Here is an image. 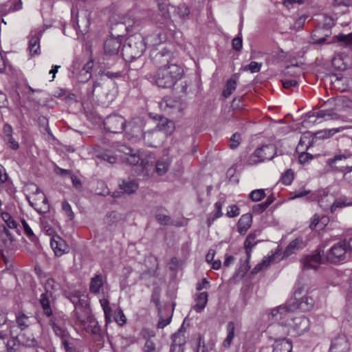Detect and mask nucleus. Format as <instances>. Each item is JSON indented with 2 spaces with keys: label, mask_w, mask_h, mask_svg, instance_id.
I'll list each match as a JSON object with an SVG mask.
<instances>
[{
  "label": "nucleus",
  "mask_w": 352,
  "mask_h": 352,
  "mask_svg": "<svg viewBox=\"0 0 352 352\" xmlns=\"http://www.w3.org/2000/svg\"><path fill=\"white\" fill-rule=\"evenodd\" d=\"M346 127L340 126L337 128H333L330 129H323L318 131L315 133V137L318 139H326L333 136L334 134L338 132L343 131Z\"/></svg>",
  "instance_id": "nucleus-32"
},
{
  "label": "nucleus",
  "mask_w": 352,
  "mask_h": 352,
  "mask_svg": "<svg viewBox=\"0 0 352 352\" xmlns=\"http://www.w3.org/2000/svg\"><path fill=\"white\" fill-rule=\"evenodd\" d=\"M114 320L120 326H123L126 322V318L122 309H118L115 311Z\"/></svg>",
  "instance_id": "nucleus-47"
},
{
  "label": "nucleus",
  "mask_w": 352,
  "mask_h": 352,
  "mask_svg": "<svg viewBox=\"0 0 352 352\" xmlns=\"http://www.w3.org/2000/svg\"><path fill=\"white\" fill-rule=\"evenodd\" d=\"M293 308L279 306L271 311L270 319L278 324L271 328L283 331V335L298 336L306 332L309 327V319L302 315L294 316Z\"/></svg>",
  "instance_id": "nucleus-1"
},
{
  "label": "nucleus",
  "mask_w": 352,
  "mask_h": 352,
  "mask_svg": "<svg viewBox=\"0 0 352 352\" xmlns=\"http://www.w3.org/2000/svg\"><path fill=\"white\" fill-rule=\"evenodd\" d=\"M272 258H267L265 259H263L261 263H258L252 270V274H257L258 272H261L263 269L267 267L271 262V260Z\"/></svg>",
  "instance_id": "nucleus-48"
},
{
  "label": "nucleus",
  "mask_w": 352,
  "mask_h": 352,
  "mask_svg": "<svg viewBox=\"0 0 352 352\" xmlns=\"http://www.w3.org/2000/svg\"><path fill=\"white\" fill-rule=\"evenodd\" d=\"M325 245L321 244L311 254L302 261L303 270H316L324 261L331 263H339L346 260L348 245L344 241L334 243L326 252Z\"/></svg>",
  "instance_id": "nucleus-2"
},
{
  "label": "nucleus",
  "mask_w": 352,
  "mask_h": 352,
  "mask_svg": "<svg viewBox=\"0 0 352 352\" xmlns=\"http://www.w3.org/2000/svg\"><path fill=\"white\" fill-rule=\"evenodd\" d=\"M208 293L201 292L198 294L195 298V305H194V309L198 312H201L206 307L208 302Z\"/></svg>",
  "instance_id": "nucleus-30"
},
{
  "label": "nucleus",
  "mask_w": 352,
  "mask_h": 352,
  "mask_svg": "<svg viewBox=\"0 0 352 352\" xmlns=\"http://www.w3.org/2000/svg\"><path fill=\"white\" fill-rule=\"evenodd\" d=\"M58 284L53 278H49L44 285L45 292L40 295L39 303L43 314L49 317L52 315L54 293L57 289Z\"/></svg>",
  "instance_id": "nucleus-7"
},
{
  "label": "nucleus",
  "mask_w": 352,
  "mask_h": 352,
  "mask_svg": "<svg viewBox=\"0 0 352 352\" xmlns=\"http://www.w3.org/2000/svg\"><path fill=\"white\" fill-rule=\"evenodd\" d=\"M304 246V242L302 238H296L292 241L287 248H285L283 256H289L296 252L297 250L302 248Z\"/></svg>",
  "instance_id": "nucleus-27"
},
{
  "label": "nucleus",
  "mask_w": 352,
  "mask_h": 352,
  "mask_svg": "<svg viewBox=\"0 0 352 352\" xmlns=\"http://www.w3.org/2000/svg\"><path fill=\"white\" fill-rule=\"evenodd\" d=\"M92 316L93 315L87 303L85 305L78 303L73 311V317L76 324H78L80 326Z\"/></svg>",
  "instance_id": "nucleus-16"
},
{
  "label": "nucleus",
  "mask_w": 352,
  "mask_h": 352,
  "mask_svg": "<svg viewBox=\"0 0 352 352\" xmlns=\"http://www.w3.org/2000/svg\"><path fill=\"white\" fill-rule=\"evenodd\" d=\"M184 75V70L181 65L171 64L169 67H161L155 72L147 73L145 78L160 88L172 89Z\"/></svg>",
  "instance_id": "nucleus-4"
},
{
  "label": "nucleus",
  "mask_w": 352,
  "mask_h": 352,
  "mask_svg": "<svg viewBox=\"0 0 352 352\" xmlns=\"http://www.w3.org/2000/svg\"><path fill=\"white\" fill-rule=\"evenodd\" d=\"M294 180V173L291 169L287 170L281 177L282 183L285 185H289Z\"/></svg>",
  "instance_id": "nucleus-51"
},
{
  "label": "nucleus",
  "mask_w": 352,
  "mask_h": 352,
  "mask_svg": "<svg viewBox=\"0 0 352 352\" xmlns=\"http://www.w3.org/2000/svg\"><path fill=\"white\" fill-rule=\"evenodd\" d=\"M327 164L332 170L343 173L344 179L352 183V153L344 151L342 154L336 155L328 160Z\"/></svg>",
  "instance_id": "nucleus-6"
},
{
  "label": "nucleus",
  "mask_w": 352,
  "mask_h": 352,
  "mask_svg": "<svg viewBox=\"0 0 352 352\" xmlns=\"http://www.w3.org/2000/svg\"><path fill=\"white\" fill-rule=\"evenodd\" d=\"M78 20L77 26L80 29V27L85 28L82 32L86 30L89 25V14L87 10H81L80 12H77Z\"/></svg>",
  "instance_id": "nucleus-34"
},
{
  "label": "nucleus",
  "mask_w": 352,
  "mask_h": 352,
  "mask_svg": "<svg viewBox=\"0 0 352 352\" xmlns=\"http://www.w3.org/2000/svg\"><path fill=\"white\" fill-rule=\"evenodd\" d=\"M43 30L41 28L32 30L29 34L28 50L31 56L40 54V40Z\"/></svg>",
  "instance_id": "nucleus-14"
},
{
  "label": "nucleus",
  "mask_w": 352,
  "mask_h": 352,
  "mask_svg": "<svg viewBox=\"0 0 352 352\" xmlns=\"http://www.w3.org/2000/svg\"><path fill=\"white\" fill-rule=\"evenodd\" d=\"M128 138L133 142L141 140L143 134L142 120L140 118H133L130 121L125 122V128Z\"/></svg>",
  "instance_id": "nucleus-12"
},
{
  "label": "nucleus",
  "mask_w": 352,
  "mask_h": 352,
  "mask_svg": "<svg viewBox=\"0 0 352 352\" xmlns=\"http://www.w3.org/2000/svg\"><path fill=\"white\" fill-rule=\"evenodd\" d=\"M21 224L26 236L29 238L30 241L35 243L37 241V237L34 234L32 230L31 229L28 223L26 222L25 219H22Z\"/></svg>",
  "instance_id": "nucleus-44"
},
{
  "label": "nucleus",
  "mask_w": 352,
  "mask_h": 352,
  "mask_svg": "<svg viewBox=\"0 0 352 352\" xmlns=\"http://www.w3.org/2000/svg\"><path fill=\"white\" fill-rule=\"evenodd\" d=\"M120 188L126 193L131 194L135 192L138 188V185L137 182L133 179H126L123 180L121 184H119Z\"/></svg>",
  "instance_id": "nucleus-33"
},
{
  "label": "nucleus",
  "mask_w": 352,
  "mask_h": 352,
  "mask_svg": "<svg viewBox=\"0 0 352 352\" xmlns=\"http://www.w3.org/2000/svg\"><path fill=\"white\" fill-rule=\"evenodd\" d=\"M252 221V214L250 213H246L245 214L241 215L240 217L238 223H237V230L241 234H245L248 230L250 228Z\"/></svg>",
  "instance_id": "nucleus-23"
},
{
  "label": "nucleus",
  "mask_w": 352,
  "mask_h": 352,
  "mask_svg": "<svg viewBox=\"0 0 352 352\" xmlns=\"http://www.w3.org/2000/svg\"><path fill=\"white\" fill-rule=\"evenodd\" d=\"M351 344L346 335H339L335 338L329 348V352H349Z\"/></svg>",
  "instance_id": "nucleus-17"
},
{
  "label": "nucleus",
  "mask_w": 352,
  "mask_h": 352,
  "mask_svg": "<svg viewBox=\"0 0 352 352\" xmlns=\"http://www.w3.org/2000/svg\"><path fill=\"white\" fill-rule=\"evenodd\" d=\"M272 352H292V342L285 338L276 339L273 345Z\"/></svg>",
  "instance_id": "nucleus-25"
},
{
  "label": "nucleus",
  "mask_w": 352,
  "mask_h": 352,
  "mask_svg": "<svg viewBox=\"0 0 352 352\" xmlns=\"http://www.w3.org/2000/svg\"><path fill=\"white\" fill-rule=\"evenodd\" d=\"M123 37L120 35L110 36L104 43V52L105 55L116 56L118 54L122 45Z\"/></svg>",
  "instance_id": "nucleus-15"
},
{
  "label": "nucleus",
  "mask_w": 352,
  "mask_h": 352,
  "mask_svg": "<svg viewBox=\"0 0 352 352\" xmlns=\"http://www.w3.org/2000/svg\"><path fill=\"white\" fill-rule=\"evenodd\" d=\"M129 156L126 157L127 162L131 165L140 164V160L142 157V153L137 154L135 153H132L133 151L131 148H129Z\"/></svg>",
  "instance_id": "nucleus-45"
},
{
  "label": "nucleus",
  "mask_w": 352,
  "mask_h": 352,
  "mask_svg": "<svg viewBox=\"0 0 352 352\" xmlns=\"http://www.w3.org/2000/svg\"><path fill=\"white\" fill-rule=\"evenodd\" d=\"M276 153V147L274 145H264L257 148L250 155L248 160V164L253 166L264 162L266 160H270L274 158Z\"/></svg>",
  "instance_id": "nucleus-8"
},
{
  "label": "nucleus",
  "mask_w": 352,
  "mask_h": 352,
  "mask_svg": "<svg viewBox=\"0 0 352 352\" xmlns=\"http://www.w3.org/2000/svg\"><path fill=\"white\" fill-rule=\"evenodd\" d=\"M303 291L304 289L301 286L299 285H295L294 291V302L293 305H290L288 307H292L293 310L298 309L302 311H308L313 308L314 299L307 294L301 296Z\"/></svg>",
  "instance_id": "nucleus-9"
},
{
  "label": "nucleus",
  "mask_w": 352,
  "mask_h": 352,
  "mask_svg": "<svg viewBox=\"0 0 352 352\" xmlns=\"http://www.w3.org/2000/svg\"><path fill=\"white\" fill-rule=\"evenodd\" d=\"M313 116H316L317 118H322L324 120H337L339 118L337 113L330 110H320Z\"/></svg>",
  "instance_id": "nucleus-40"
},
{
  "label": "nucleus",
  "mask_w": 352,
  "mask_h": 352,
  "mask_svg": "<svg viewBox=\"0 0 352 352\" xmlns=\"http://www.w3.org/2000/svg\"><path fill=\"white\" fill-rule=\"evenodd\" d=\"M15 344V340L8 337L0 336V352H10Z\"/></svg>",
  "instance_id": "nucleus-35"
},
{
  "label": "nucleus",
  "mask_w": 352,
  "mask_h": 352,
  "mask_svg": "<svg viewBox=\"0 0 352 352\" xmlns=\"http://www.w3.org/2000/svg\"><path fill=\"white\" fill-rule=\"evenodd\" d=\"M50 318V324L55 335L61 340V346L69 349V345L74 342V338L70 336L66 327V316L61 312H56L52 309V315Z\"/></svg>",
  "instance_id": "nucleus-5"
},
{
  "label": "nucleus",
  "mask_w": 352,
  "mask_h": 352,
  "mask_svg": "<svg viewBox=\"0 0 352 352\" xmlns=\"http://www.w3.org/2000/svg\"><path fill=\"white\" fill-rule=\"evenodd\" d=\"M100 303L104 311L105 322L107 324H108L111 322V317L112 312L111 307L109 305V300L103 298L100 299Z\"/></svg>",
  "instance_id": "nucleus-36"
},
{
  "label": "nucleus",
  "mask_w": 352,
  "mask_h": 352,
  "mask_svg": "<svg viewBox=\"0 0 352 352\" xmlns=\"http://www.w3.org/2000/svg\"><path fill=\"white\" fill-rule=\"evenodd\" d=\"M174 123L173 121L168 120L166 118L161 117L158 123L155 126V129L160 131L164 133V135L170 134L174 130Z\"/></svg>",
  "instance_id": "nucleus-22"
},
{
  "label": "nucleus",
  "mask_w": 352,
  "mask_h": 352,
  "mask_svg": "<svg viewBox=\"0 0 352 352\" xmlns=\"http://www.w3.org/2000/svg\"><path fill=\"white\" fill-rule=\"evenodd\" d=\"M272 258H267L265 259H263L261 263H258L252 270V274H257L258 272H261L263 269L267 267L271 262V260Z\"/></svg>",
  "instance_id": "nucleus-49"
},
{
  "label": "nucleus",
  "mask_w": 352,
  "mask_h": 352,
  "mask_svg": "<svg viewBox=\"0 0 352 352\" xmlns=\"http://www.w3.org/2000/svg\"><path fill=\"white\" fill-rule=\"evenodd\" d=\"M227 336L223 342L225 348H229L235 336V324L233 322H228L226 326Z\"/></svg>",
  "instance_id": "nucleus-31"
},
{
  "label": "nucleus",
  "mask_w": 352,
  "mask_h": 352,
  "mask_svg": "<svg viewBox=\"0 0 352 352\" xmlns=\"http://www.w3.org/2000/svg\"><path fill=\"white\" fill-rule=\"evenodd\" d=\"M62 209L69 219H72L74 218V213L72 211L70 204L67 201H63L62 202Z\"/></svg>",
  "instance_id": "nucleus-56"
},
{
  "label": "nucleus",
  "mask_w": 352,
  "mask_h": 352,
  "mask_svg": "<svg viewBox=\"0 0 352 352\" xmlns=\"http://www.w3.org/2000/svg\"><path fill=\"white\" fill-rule=\"evenodd\" d=\"M265 196V190L262 188L254 190L249 194V198L254 202L262 200Z\"/></svg>",
  "instance_id": "nucleus-42"
},
{
  "label": "nucleus",
  "mask_w": 352,
  "mask_h": 352,
  "mask_svg": "<svg viewBox=\"0 0 352 352\" xmlns=\"http://www.w3.org/2000/svg\"><path fill=\"white\" fill-rule=\"evenodd\" d=\"M258 242V241L256 240V234L255 233H250L247 236L244 242V248L245 249L247 254V263L249 262L253 248L257 244Z\"/></svg>",
  "instance_id": "nucleus-29"
},
{
  "label": "nucleus",
  "mask_w": 352,
  "mask_h": 352,
  "mask_svg": "<svg viewBox=\"0 0 352 352\" xmlns=\"http://www.w3.org/2000/svg\"><path fill=\"white\" fill-rule=\"evenodd\" d=\"M80 327L87 332L93 334H98L100 331L98 322L94 316L82 323Z\"/></svg>",
  "instance_id": "nucleus-28"
},
{
  "label": "nucleus",
  "mask_w": 352,
  "mask_h": 352,
  "mask_svg": "<svg viewBox=\"0 0 352 352\" xmlns=\"http://www.w3.org/2000/svg\"><path fill=\"white\" fill-rule=\"evenodd\" d=\"M103 124L107 131L113 133H118L122 132L124 129L125 120L118 114H111L104 119Z\"/></svg>",
  "instance_id": "nucleus-13"
},
{
  "label": "nucleus",
  "mask_w": 352,
  "mask_h": 352,
  "mask_svg": "<svg viewBox=\"0 0 352 352\" xmlns=\"http://www.w3.org/2000/svg\"><path fill=\"white\" fill-rule=\"evenodd\" d=\"M262 64L252 61L249 65L243 67V71H250L251 73H257L261 70Z\"/></svg>",
  "instance_id": "nucleus-50"
},
{
  "label": "nucleus",
  "mask_w": 352,
  "mask_h": 352,
  "mask_svg": "<svg viewBox=\"0 0 352 352\" xmlns=\"http://www.w3.org/2000/svg\"><path fill=\"white\" fill-rule=\"evenodd\" d=\"M185 343L186 339L183 331L178 330L173 336V343L170 352H184V345Z\"/></svg>",
  "instance_id": "nucleus-20"
},
{
  "label": "nucleus",
  "mask_w": 352,
  "mask_h": 352,
  "mask_svg": "<svg viewBox=\"0 0 352 352\" xmlns=\"http://www.w3.org/2000/svg\"><path fill=\"white\" fill-rule=\"evenodd\" d=\"M104 285V278L102 274H96L91 278L89 291L94 294H98Z\"/></svg>",
  "instance_id": "nucleus-26"
},
{
  "label": "nucleus",
  "mask_w": 352,
  "mask_h": 352,
  "mask_svg": "<svg viewBox=\"0 0 352 352\" xmlns=\"http://www.w3.org/2000/svg\"><path fill=\"white\" fill-rule=\"evenodd\" d=\"M97 157L102 160L106 161L109 164H115L118 161L117 156L113 155L110 152H104L96 155Z\"/></svg>",
  "instance_id": "nucleus-46"
},
{
  "label": "nucleus",
  "mask_w": 352,
  "mask_h": 352,
  "mask_svg": "<svg viewBox=\"0 0 352 352\" xmlns=\"http://www.w3.org/2000/svg\"><path fill=\"white\" fill-rule=\"evenodd\" d=\"M4 141L6 142L7 145L13 150H16L19 147L18 142H16L12 136L4 138Z\"/></svg>",
  "instance_id": "nucleus-60"
},
{
  "label": "nucleus",
  "mask_w": 352,
  "mask_h": 352,
  "mask_svg": "<svg viewBox=\"0 0 352 352\" xmlns=\"http://www.w3.org/2000/svg\"><path fill=\"white\" fill-rule=\"evenodd\" d=\"M318 204L324 210L330 209L331 212H334L337 208H343L352 206V202L349 201L346 197H340L334 199L332 196L327 195L318 200Z\"/></svg>",
  "instance_id": "nucleus-11"
},
{
  "label": "nucleus",
  "mask_w": 352,
  "mask_h": 352,
  "mask_svg": "<svg viewBox=\"0 0 352 352\" xmlns=\"http://www.w3.org/2000/svg\"><path fill=\"white\" fill-rule=\"evenodd\" d=\"M50 221L52 220L46 216L40 218L41 226L48 235H52L54 233V230L49 223Z\"/></svg>",
  "instance_id": "nucleus-43"
},
{
  "label": "nucleus",
  "mask_w": 352,
  "mask_h": 352,
  "mask_svg": "<svg viewBox=\"0 0 352 352\" xmlns=\"http://www.w3.org/2000/svg\"><path fill=\"white\" fill-rule=\"evenodd\" d=\"M345 288L346 295V301H348L349 299V295L352 294V273L351 276L349 277L348 282L346 283V285L344 286Z\"/></svg>",
  "instance_id": "nucleus-64"
},
{
  "label": "nucleus",
  "mask_w": 352,
  "mask_h": 352,
  "mask_svg": "<svg viewBox=\"0 0 352 352\" xmlns=\"http://www.w3.org/2000/svg\"><path fill=\"white\" fill-rule=\"evenodd\" d=\"M50 245L56 256H60L68 252V246L65 241L57 235L52 236Z\"/></svg>",
  "instance_id": "nucleus-19"
},
{
  "label": "nucleus",
  "mask_w": 352,
  "mask_h": 352,
  "mask_svg": "<svg viewBox=\"0 0 352 352\" xmlns=\"http://www.w3.org/2000/svg\"><path fill=\"white\" fill-rule=\"evenodd\" d=\"M155 218L158 223L161 225H169L171 224V218L170 216L163 214H157Z\"/></svg>",
  "instance_id": "nucleus-55"
},
{
  "label": "nucleus",
  "mask_w": 352,
  "mask_h": 352,
  "mask_svg": "<svg viewBox=\"0 0 352 352\" xmlns=\"http://www.w3.org/2000/svg\"><path fill=\"white\" fill-rule=\"evenodd\" d=\"M237 85L236 79L234 76L231 77L227 82L223 91V95L225 98H228L236 89Z\"/></svg>",
  "instance_id": "nucleus-38"
},
{
  "label": "nucleus",
  "mask_w": 352,
  "mask_h": 352,
  "mask_svg": "<svg viewBox=\"0 0 352 352\" xmlns=\"http://www.w3.org/2000/svg\"><path fill=\"white\" fill-rule=\"evenodd\" d=\"M267 208V207L266 206V205L263 202H262L254 205L252 207V212L254 214H261L263 212H264Z\"/></svg>",
  "instance_id": "nucleus-63"
},
{
  "label": "nucleus",
  "mask_w": 352,
  "mask_h": 352,
  "mask_svg": "<svg viewBox=\"0 0 352 352\" xmlns=\"http://www.w3.org/2000/svg\"><path fill=\"white\" fill-rule=\"evenodd\" d=\"M313 159V155L308 153L302 151L298 156V161L301 164H305Z\"/></svg>",
  "instance_id": "nucleus-58"
},
{
  "label": "nucleus",
  "mask_w": 352,
  "mask_h": 352,
  "mask_svg": "<svg viewBox=\"0 0 352 352\" xmlns=\"http://www.w3.org/2000/svg\"><path fill=\"white\" fill-rule=\"evenodd\" d=\"M93 65H94V63L91 60H89L84 65V67H82V69L80 71V76H82L83 75H85V78L80 79V81L85 82L91 78V72L92 70Z\"/></svg>",
  "instance_id": "nucleus-41"
},
{
  "label": "nucleus",
  "mask_w": 352,
  "mask_h": 352,
  "mask_svg": "<svg viewBox=\"0 0 352 352\" xmlns=\"http://www.w3.org/2000/svg\"><path fill=\"white\" fill-rule=\"evenodd\" d=\"M160 109L167 113H173L180 110L179 103L171 98H164L160 103Z\"/></svg>",
  "instance_id": "nucleus-21"
},
{
  "label": "nucleus",
  "mask_w": 352,
  "mask_h": 352,
  "mask_svg": "<svg viewBox=\"0 0 352 352\" xmlns=\"http://www.w3.org/2000/svg\"><path fill=\"white\" fill-rule=\"evenodd\" d=\"M285 73L289 75H299L301 72L299 67L297 65H288L285 70Z\"/></svg>",
  "instance_id": "nucleus-57"
},
{
  "label": "nucleus",
  "mask_w": 352,
  "mask_h": 352,
  "mask_svg": "<svg viewBox=\"0 0 352 352\" xmlns=\"http://www.w3.org/2000/svg\"><path fill=\"white\" fill-rule=\"evenodd\" d=\"M16 322L21 330L26 329L30 324V317L21 312L16 314Z\"/></svg>",
  "instance_id": "nucleus-39"
},
{
  "label": "nucleus",
  "mask_w": 352,
  "mask_h": 352,
  "mask_svg": "<svg viewBox=\"0 0 352 352\" xmlns=\"http://www.w3.org/2000/svg\"><path fill=\"white\" fill-rule=\"evenodd\" d=\"M150 58L153 63L158 68L169 67L171 64H178L175 60L173 53L166 48H163L160 51L155 49L151 50Z\"/></svg>",
  "instance_id": "nucleus-10"
},
{
  "label": "nucleus",
  "mask_w": 352,
  "mask_h": 352,
  "mask_svg": "<svg viewBox=\"0 0 352 352\" xmlns=\"http://www.w3.org/2000/svg\"><path fill=\"white\" fill-rule=\"evenodd\" d=\"M164 37L161 38L160 32L144 38L140 34L130 36L125 41L122 49L123 58L126 61H132L142 56L146 50V45H155L160 44Z\"/></svg>",
  "instance_id": "nucleus-3"
},
{
  "label": "nucleus",
  "mask_w": 352,
  "mask_h": 352,
  "mask_svg": "<svg viewBox=\"0 0 352 352\" xmlns=\"http://www.w3.org/2000/svg\"><path fill=\"white\" fill-rule=\"evenodd\" d=\"M240 214V209L236 205L230 206V209L227 211L226 215L228 217H235Z\"/></svg>",
  "instance_id": "nucleus-61"
},
{
  "label": "nucleus",
  "mask_w": 352,
  "mask_h": 352,
  "mask_svg": "<svg viewBox=\"0 0 352 352\" xmlns=\"http://www.w3.org/2000/svg\"><path fill=\"white\" fill-rule=\"evenodd\" d=\"M155 164V157L151 153H142L140 165L143 170H145L146 174L153 169Z\"/></svg>",
  "instance_id": "nucleus-24"
},
{
  "label": "nucleus",
  "mask_w": 352,
  "mask_h": 352,
  "mask_svg": "<svg viewBox=\"0 0 352 352\" xmlns=\"http://www.w3.org/2000/svg\"><path fill=\"white\" fill-rule=\"evenodd\" d=\"M241 141V135L238 133H234L230 139V148L235 149L239 146Z\"/></svg>",
  "instance_id": "nucleus-52"
},
{
  "label": "nucleus",
  "mask_w": 352,
  "mask_h": 352,
  "mask_svg": "<svg viewBox=\"0 0 352 352\" xmlns=\"http://www.w3.org/2000/svg\"><path fill=\"white\" fill-rule=\"evenodd\" d=\"M143 350L144 352H159L156 349L155 343L151 340L146 341Z\"/></svg>",
  "instance_id": "nucleus-59"
},
{
  "label": "nucleus",
  "mask_w": 352,
  "mask_h": 352,
  "mask_svg": "<svg viewBox=\"0 0 352 352\" xmlns=\"http://www.w3.org/2000/svg\"><path fill=\"white\" fill-rule=\"evenodd\" d=\"M349 300L347 301L344 310V317L345 320L352 324V302H349Z\"/></svg>",
  "instance_id": "nucleus-54"
},
{
  "label": "nucleus",
  "mask_w": 352,
  "mask_h": 352,
  "mask_svg": "<svg viewBox=\"0 0 352 352\" xmlns=\"http://www.w3.org/2000/svg\"><path fill=\"white\" fill-rule=\"evenodd\" d=\"M160 131L155 128L143 133L142 138L146 145L150 147H157L161 144L162 138Z\"/></svg>",
  "instance_id": "nucleus-18"
},
{
  "label": "nucleus",
  "mask_w": 352,
  "mask_h": 352,
  "mask_svg": "<svg viewBox=\"0 0 352 352\" xmlns=\"http://www.w3.org/2000/svg\"><path fill=\"white\" fill-rule=\"evenodd\" d=\"M169 165L168 159L160 160L155 164V170L159 175H163L167 172Z\"/></svg>",
  "instance_id": "nucleus-37"
},
{
  "label": "nucleus",
  "mask_w": 352,
  "mask_h": 352,
  "mask_svg": "<svg viewBox=\"0 0 352 352\" xmlns=\"http://www.w3.org/2000/svg\"><path fill=\"white\" fill-rule=\"evenodd\" d=\"M336 38L338 41L344 43L346 45H352V32L348 34L340 33Z\"/></svg>",
  "instance_id": "nucleus-53"
},
{
  "label": "nucleus",
  "mask_w": 352,
  "mask_h": 352,
  "mask_svg": "<svg viewBox=\"0 0 352 352\" xmlns=\"http://www.w3.org/2000/svg\"><path fill=\"white\" fill-rule=\"evenodd\" d=\"M177 13L181 17H185L190 13L189 8L185 4H182L177 8Z\"/></svg>",
  "instance_id": "nucleus-62"
}]
</instances>
